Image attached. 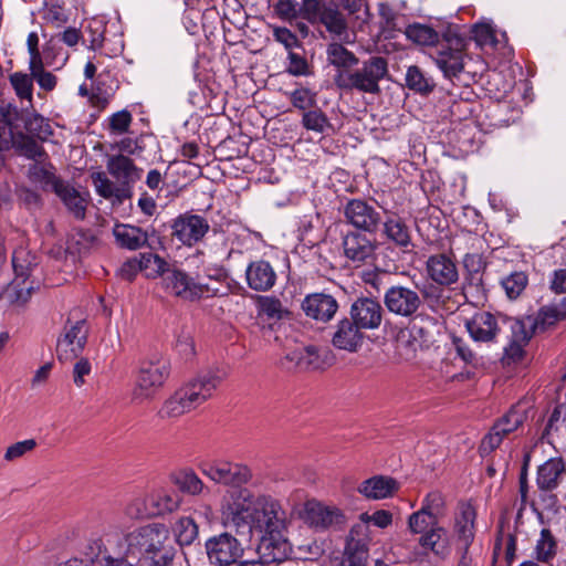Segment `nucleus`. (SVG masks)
<instances>
[{
	"label": "nucleus",
	"mask_w": 566,
	"mask_h": 566,
	"mask_svg": "<svg viewBox=\"0 0 566 566\" xmlns=\"http://www.w3.org/2000/svg\"><path fill=\"white\" fill-rule=\"evenodd\" d=\"M273 38L275 41L283 44L289 52L293 51L294 48L301 46V42L296 34L285 27H274Z\"/></svg>",
	"instance_id": "nucleus-64"
},
{
	"label": "nucleus",
	"mask_w": 566,
	"mask_h": 566,
	"mask_svg": "<svg viewBox=\"0 0 566 566\" xmlns=\"http://www.w3.org/2000/svg\"><path fill=\"white\" fill-rule=\"evenodd\" d=\"M420 532H410L412 535H420L418 543L424 551L446 558L451 553V542L447 528L440 523H428Z\"/></svg>",
	"instance_id": "nucleus-20"
},
{
	"label": "nucleus",
	"mask_w": 566,
	"mask_h": 566,
	"mask_svg": "<svg viewBox=\"0 0 566 566\" xmlns=\"http://www.w3.org/2000/svg\"><path fill=\"white\" fill-rule=\"evenodd\" d=\"M464 50L463 36L450 30L443 34V41L437 45L432 59L446 77L452 78L463 71Z\"/></svg>",
	"instance_id": "nucleus-6"
},
{
	"label": "nucleus",
	"mask_w": 566,
	"mask_h": 566,
	"mask_svg": "<svg viewBox=\"0 0 566 566\" xmlns=\"http://www.w3.org/2000/svg\"><path fill=\"white\" fill-rule=\"evenodd\" d=\"M407 86L419 93H429L433 90V83L427 78L421 70L416 66H409L406 73Z\"/></svg>",
	"instance_id": "nucleus-54"
},
{
	"label": "nucleus",
	"mask_w": 566,
	"mask_h": 566,
	"mask_svg": "<svg viewBox=\"0 0 566 566\" xmlns=\"http://www.w3.org/2000/svg\"><path fill=\"white\" fill-rule=\"evenodd\" d=\"M38 265V258L25 248H18L12 254L14 276L29 279Z\"/></svg>",
	"instance_id": "nucleus-44"
},
{
	"label": "nucleus",
	"mask_w": 566,
	"mask_h": 566,
	"mask_svg": "<svg viewBox=\"0 0 566 566\" xmlns=\"http://www.w3.org/2000/svg\"><path fill=\"white\" fill-rule=\"evenodd\" d=\"M528 277L523 271H515L501 280V285L510 300H516L526 289Z\"/></svg>",
	"instance_id": "nucleus-50"
},
{
	"label": "nucleus",
	"mask_w": 566,
	"mask_h": 566,
	"mask_svg": "<svg viewBox=\"0 0 566 566\" xmlns=\"http://www.w3.org/2000/svg\"><path fill=\"white\" fill-rule=\"evenodd\" d=\"M317 23H322L331 34L338 39L348 38L346 19L334 4H327L325 7Z\"/></svg>",
	"instance_id": "nucleus-41"
},
{
	"label": "nucleus",
	"mask_w": 566,
	"mask_h": 566,
	"mask_svg": "<svg viewBox=\"0 0 566 566\" xmlns=\"http://www.w3.org/2000/svg\"><path fill=\"white\" fill-rule=\"evenodd\" d=\"M422 347L408 332H401L397 338L396 349L403 360L416 358L417 352Z\"/></svg>",
	"instance_id": "nucleus-55"
},
{
	"label": "nucleus",
	"mask_w": 566,
	"mask_h": 566,
	"mask_svg": "<svg viewBox=\"0 0 566 566\" xmlns=\"http://www.w3.org/2000/svg\"><path fill=\"white\" fill-rule=\"evenodd\" d=\"M564 319H566V297L562 298L558 303L542 306L534 317H527L534 333L546 332Z\"/></svg>",
	"instance_id": "nucleus-29"
},
{
	"label": "nucleus",
	"mask_w": 566,
	"mask_h": 566,
	"mask_svg": "<svg viewBox=\"0 0 566 566\" xmlns=\"http://www.w3.org/2000/svg\"><path fill=\"white\" fill-rule=\"evenodd\" d=\"M10 83L14 88L18 97L21 99L32 101L33 94V77L22 72H14L9 76Z\"/></svg>",
	"instance_id": "nucleus-52"
},
{
	"label": "nucleus",
	"mask_w": 566,
	"mask_h": 566,
	"mask_svg": "<svg viewBox=\"0 0 566 566\" xmlns=\"http://www.w3.org/2000/svg\"><path fill=\"white\" fill-rule=\"evenodd\" d=\"M150 503L147 497H136L132 500L125 509V514L130 520H143L154 516L150 512Z\"/></svg>",
	"instance_id": "nucleus-59"
},
{
	"label": "nucleus",
	"mask_w": 566,
	"mask_h": 566,
	"mask_svg": "<svg viewBox=\"0 0 566 566\" xmlns=\"http://www.w3.org/2000/svg\"><path fill=\"white\" fill-rule=\"evenodd\" d=\"M276 279V272L268 261L256 260L247 266V284L253 291L266 292L271 290L275 285Z\"/></svg>",
	"instance_id": "nucleus-27"
},
{
	"label": "nucleus",
	"mask_w": 566,
	"mask_h": 566,
	"mask_svg": "<svg viewBox=\"0 0 566 566\" xmlns=\"http://www.w3.org/2000/svg\"><path fill=\"white\" fill-rule=\"evenodd\" d=\"M302 310L307 317L319 322L331 321L338 311L336 298L326 293H313L305 296Z\"/></svg>",
	"instance_id": "nucleus-25"
},
{
	"label": "nucleus",
	"mask_w": 566,
	"mask_h": 566,
	"mask_svg": "<svg viewBox=\"0 0 566 566\" xmlns=\"http://www.w3.org/2000/svg\"><path fill=\"white\" fill-rule=\"evenodd\" d=\"M345 221L353 228L367 233H375L381 224V216L368 201L349 199L343 207Z\"/></svg>",
	"instance_id": "nucleus-11"
},
{
	"label": "nucleus",
	"mask_w": 566,
	"mask_h": 566,
	"mask_svg": "<svg viewBox=\"0 0 566 566\" xmlns=\"http://www.w3.org/2000/svg\"><path fill=\"white\" fill-rule=\"evenodd\" d=\"M427 272L429 277L439 285L449 286L459 280L457 262L446 253L430 255L427 260Z\"/></svg>",
	"instance_id": "nucleus-24"
},
{
	"label": "nucleus",
	"mask_w": 566,
	"mask_h": 566,
	"mask_svg": "<svg viewBox=\"0 0 566 566\" xmlns=\"http://www.w3.org/2000/svg\"><path fill=\"white\" fill-rule=\"evenodd\" d=\"M384 304L390 314L403 318H411L419 313L422 306V300L417 291L398 284L385 291Z\"/></svg>",
	"instance_id": "nucleus-9"
},
{
	"label": "nucleus",
	"mask_w": 566,
	"mask_h": 566,
	"mask_svg": "<svg viewBox=\"0 0 566 566\" xmlns=\"http://www.w3.org/2000/svg\"><path fill=\"white\" fill-rule=\"evenodd\" d=\"M220 513L226 526L250 538L286 528L285 512L280 502L268 494H254L247 488L226 491Z\"/></svg>",
	"instance_id": "nucleus-1"
},
{
	"label": "nucleus",
	"mask_w": 566,
	"mask_h": 566,
	"mask_svg": "<svg viewBox=\"0 0 566 566\" xmlns=\"http://www.w3.org/2000/svg\"><path fill=\"white\" fill-rule=\"evenodd\" d=\"M285 530H275L258 538V554L264 563H282L292 555V545L284 535Z\"/></svg>",
	"instance_id": "nucleus-15"
},
{
	"label": "nucleus",
	"mask_w": 566,
	"mask_h": 566,
	"mask_svg": "<svg viewBox=\"0 0 566 566\" xmlns=\"http://www.w3.org/2000/svg\"><path fill=\"white\" fill-rule=\"evenodd\" d=\"M326 59L328 64L336 69V73L350 71L359 62V59L352 51L337 42L327 45Z\"/></svg>",
	"instance_id": "nucleus-40"
},
{
	"label": "nucleus",
	"mask_w": 566,
	"mask_h": 566,
	"mask_svg": "<svg viewBox=\"0 0 566 566\" xmlns=\"http://www.w3.org/2000/svg\"><path fill=\"white\" fill-rule=\"evenodd\" d=\"M54 193L62 200L69 212L76 219L83 220L85 218L88 203L87 196L82 195L65 181L57 186Z\"/></svg>",
	"instance_id": "nucleus-35"
},
{
	"label": "nucleus",
	"mask_w": 566,
	"mask_h": 566,
	"mask_svg": "<svg viewBox=\"0 0 566 566\" xmlns=\"http://www.w3.org/2000/svg\"><path fill=\"white\" fill-rule=\"evenodd\" d=\"M411 324L408 333L420 344H427L430 342L429 326L436 324V319L429 315L417 313L415 317H411Z\"/></svg>",
	"instance_id": "nucleus-46"
},
{
	"label": "nucleus",
	"mask_w": 566,
	"mask_h": 566,
	"mask_svg": "<svg viewBox=\"0 0 566 566\" xmlns=\"http://www.w3.org/2000/svg\"><path fill=\"white\" fill-rule=\"evenodd\" d=\"M34 289L33 281L14 276L2 292L1 300L11 305L22 306L29 301Z\"/></svg>",
	"instance_id": "nucleus-39"
},
{
	"label": "nucleus",
	"mask_w": 566,
	"mask_h": 566,
	"mask_svg": "<svg viewBox=\"0 0 566 566\" xmlns=\"http://www.w3.org/2000/svg\"><path fill=\"white\" fill-rule=\"evenodd\" d=\"M113 234L122 248L138 250L147 244L150 232L135 226L117 223L113 229Z\"/></svg>",
	"instance_id": "nucleus-34"
},
{
	"label": "nucleus",
	"mask_w": 566,
	"mask_h": 566,
	"mask_svg": "<svg viewBox=\"0 0 566 566\" xmlns=\"http://www.w3.org/2000/svg\"><path fill=\"white\" fill-rule=\"evenodd\" d=\"M382 235L398 248L408 249L412 245L410 227L400 216L390 214L385 219Z\"/></svg>",
	"instance_id": "nucleus-32"
},
{
	"label": "nucleus",
	"mask_w": 566,
	"mask_h": 566,
	"mask_svg": "<svg viewBox=\"0 0 566 566\" xmlns=\"http://www.w3.org/2000/svg\"><path fill=\"white\" fill-rule=\"evenodd\" d=\"M290 102L295 108L306 112L316 104V94L308 88L298 87L287 93Z\"/></svg>",
	"instance_id": "nucleus-57"
},
{
	"label": "nucleus",
	"mask_w": 566,
	"mask_h": 566,
	"mask_svg": "<svg viewBox=\"0 0 566 566\" xmlns=\"http://www.w3.org/2000/svg\"><path fill=\"white\" fill-rule=\"evenodd\" d=\"M302 125L307 130L321 134L327 128H332L327 116L321 109H307L304 112L302 116Z\"/></svg>",
	"instance_id": "nucleus-53"
},
{
	"label": "nucleus",
	"mask_w": 566,
	"mask_h": 566,
	"mask_svg": "<svg viewBox=\"0 0 566 566\" xmlns=\"http://www.w3.org/2000/svg\"><path fill=\"white\" fill-rule=\"evenodd\" d=\"M453 345L457 352V355L460 359H462L467 365H470L474 368L482 365L481 357L461 338H454Z\"/></svg>",
	"instance_id": "nucleus-63"
},
{
	"label": "nucleus",
	"mask_w": 566,
	"mask_h": 566,
	"mask_svg": "<svg viewBox=\"0 0 566 566\" xmlns=\"http://www.w3.org/2000/svg\"><path fill=\"white\" fill-rule=\"evenodd\" d=\"M302 517L305 523L316 530H327L345 523V515L338 507L328 506L318 501H307Z\"/></svg>",
	"instance_id": "nucleus-17"
},
{
	"label": "nucleus",
	"mask_w": 566,
	"mask_h": 566,
	"mask_svg": "<svg viewBox=\"0 0 566 566\" xmlns=\"http://www.w3.org/2000/svg\"><path fill=\"white\" fill-rule=\"evenodd\" d=\"M475 518L476 512L471 503L463 502L459 504L454 516L453 533L464 545L465 549H468L474 538Z\"/></svg>",
	"instance_id": "nucleus-30"
},
{
	"label": "nucleus",
	"mask_w": 566,
	"mask_h": 566,
	"mask_svg": "<svg viewBox=\"0 0 566 566\" xmlns=\"http://www.w3.org/2000/svg\"><path fill=\"white\" fill-rule=\"evenodd\" d=\"M201 473L214 483L231 485L233 489L247 484L251 478V470L242 464L226 460H205L199 463Z\"/></svg>",
	"instance_id": "nucleus-7"
},
{
	"label": "nucleus",
	"mask_w": 566,
	"mask_h": 566,
	"mask_svg": "<svg viewBox=\"0 0 566 566\" xmlns=\"http://www.w3.org/2000/svg\"><path fill=\"white\" fill-rule=\"evenodd\" d=\"M174 534L179 545H190L198 536V525L191 517H180L174 525Z\"/></svg>",
	"instance_id": "nucleus-49"
},
{
	"label": "nucleus",
	"mask_w": 566,
	"mask_h": 566,
	"mask_svg": "<svg viewBox=\"0 0 566 566\" xmlns=\"http://www.w3.org/2000/svg\"><path fill=\"white\" fill-rule=\"evenodd\" d=\"M11 146H17L25 157L35 161H41L45 157L43 147L34 139L24 136L22 132H14Z\"/></svg>",
	"instance_id": "nucleus-48"
},
{
	"label": "nucleus",
	"mask_w": 566,
	"mask_h": 566,
	"mask_svg": "<svg viewBox=\"0 0 566 566\" xmlns=\"http://www.w3.org/2000/svg\"><path fill=\"white\" fill-rule=\"evenodd\" d=\"M88 329L85 319L76 321L65 328V333L57 339L56 353L60 360L76 358L85 347Z\"/></svg>",
	"instance_id": "nucleus-18"
},
{
	"label": "nucleus",
	"mask_w": 566,
	"mask_h": 566,
	"mask_svg": "<svg viewBox=\"0 0 566 566\" xmlns=\"http://www.w3.org/2000/svg\"><path fill=\"white\" fill-rule=\"evenodd\" d=\"M363 340L361 328L352 318L339 321L332 337V344L336 348L350 353L356 352Z\"/></svg>",
	"instance_id": "nucleus-28"
},
{
	"label": "nucleus",
	"mask_w": 566,
	"mask_h": 566,
	"mask_svg": "<svg viewBox=\"0 0 566 566\" xmlns=\"http://www.w3.org/2000/svg\"><path fill=\"white\" fill-rule=\"evenodd\" d=\"M171 481L179 491L189 495L198 496L210 492L209 488L191 469L177 471L171 475Z\"/></svg>",
	"instance_id": "nucleus-38"
},
{
	"label": "nucleus",
	"mask_w": 566,
	"mask_h": 566,
	"mask_svg": "<svg viewBox=\"0 0 566 566\" xmlns=\"http://www.w3.org/2000/svg\"><path fill=\"white\" fill-rule=\"evenodd\" d=\"M324 365L323 357L313 345L286 346L281 358V366L287 370L310 371L321 369Z\"/></svg>",
	"instance_id": "nucleus-13"
},
{
	"label": "nucleus",
	"mask_w": 566,
	"mask_h": 566,
	"mask_svg": "<svg viewBox=\"0 0 566 566\" xmlns=\"http://www.w3.org/2000/svg\"><path fill=\"white\" fill-rule=\"evenodd\" d=\"M465 328L470 337L478 343L495 342L501 327L499 319L490 312H478L465 321Z\"/></svg>",
	"instance_id": "nucleus-23"
},
{
	"label": "nucleus",
	"mask_w": 566,
	"mask_h": 566,
	"mask_svg": "<svg viewBox=\"0 0 566 566\" xmlns=\"http://www.w3.org/2000/svg\"><path fill=\"white\" fill-rule=\"evenodd\" d=\"M161 283L167 293L185 301H198L213 293L208 284L196 281L195 277L177 268L168 269L161 277Z\"/></svg>",
	"instance_id": "nucleus-8"
},
{
	"label": "nucleus",
	"mask_w": 566,
	"mask_h": 566,
	"mask_svg": "<svg viewBox=\"0 0 566 566\" xmlns=\"http://www.w3.org/2000/svg\"><path fill=\"white\" fill-rule=\"evenodd\" d=\"M566 476V462L562 457H555L542 463L536 471L538 491H555Z\"/></svg>",
	"instance_id": "nucleus-26"
},
{
	"label": "nucleus",
	"mask_w": 566,
	"mask_h": 566,
	"mask_svg": "<svg viewBox=\"0 0 566 566\" xmlns=\"http://www.w3.org/2000/svg\"><path fill=\"white\" fill-rule=\"evenodd\" d=\"M344 255L355 264L366 263L373 259L376 243L358 231H348L342 240Z\"/></svg>",
	"instance_id": "nucleus-22"
},
{
	"label": "nucleus",
	"mask_w": 566,
	"mask_h": 566,
	"mask_svg": "<svg viewBox=\"0 0 566 566\" xmlns=\"http://www.w3.org/2000/svg\"><path fill=\"white\" fill-rule=\"evenodd\" d=\"M524 421V415L517 409L512 408L495 424L496 430L502 433H511L515 431Z\"/></svg>",
	"instance_id": "nucleus-60"
},
{
	"label": "nucleus",
	"mask_w": 566,
	"mask_h": 566,
	"mask_svg": "<svg viewBox=\"0 0 566 566\" xmlns=\"http://www.w3.org/2000/svg\"><path fill=\"white\" fill-rule=\"evenodd\" d=\"M472 36L476 44L481 48L483 46H494L496 44V39L494 34V30L489 23H476L472 28Z\"/></svg>",
	"instance_id": "nucleus-61"
},
{
	"label": "nucleus",
	"mask_w": 566,
	"mask_h": 566,
	"mask_svg": "<svg viewBox=\"0 0 566 566\" xmlns=\"http://www.w3.org/2000/svg\"><path fill=\"white\" fill-rule=\"evenodd\" d=\"M29 175L34 182L41 184L43 189L53 192L57 186L63 182V180L57 178L46 166L41 165L40 161H36L30 167Z\"/></svg>",
	"instance_id": "nucleus-47"
},
{
	"label": "nucleus",
	"mask_w": 566,
	"mask_h": 566,
	"mask_svg": "<svg viewBox=\"0 0 566 566\" xmlns=\"http://www.w3.org/2000/svg\"><path fill=\"white\" fill-rule=\"evenodd\" d=\"M154 516L164 515L176 511L180 505V497L175 492L158 490L148 495Z\"/></svg>",
	"instance_id": "nucleus-42"
},
{
	"label": "nucleus",
	"mask_w": 566,
	"mask_h": 566,
	"mask_svg": "<svg viewBox=\"0 0 566 566\" xmlns=\"http://www.w3.org/2000/svg\"><path fill=\"white\" fill-rule=\"evenodd\" d=\"M349 314L361 329H376L382 322L384 310L376 298L363 296L353 302Z\"/></svg>",
	"instance_id": "nucleus-19"
},
{
	"label": "nucleus",
	"mask_w": 566,
	"mask_h": 566,
	"mask_svg": "<svg viewBox=\"0 0 566 566\" xmlns=\"http://www.w3.org/2000/svg\"><path fill=\"white\" fill-rule=\"evenodd\" d=\"M388 75V62L382 56H370L361 66L342 73H335L334 83L342 91L379 94L380 81Z\"/></svg>",
	"instance_id": "nucleus-4"
},
{
	"label": "nucleus",
	"mask_w": 566,
	"mask_h": 566,
	"mask_svg": "<svg viewBox=\"0 0 566 566\" xmlns=\"http://www.w3.org/2000/svg\"><path fill=\"white\" fill-rule=\"evenodd\" d=\"M171 237L186 247L198 243L209 231L208 220L192 212H185L171 222Z\"/></svg>",
	"instance_id": "nucleus-12"
},
{
	"label": "nucleus",
	"mask_w": 566,
	"mask_h": 566,
	"mask_svg": "<svg viewBox=\"0 0 566 566\" xmlns=\"http://www.w3.org/2000/svg\"><path fill=\"white\" fill-rule=\"evenodd\" d=\"M557 541L548 528H543L534 547L537 562L551 563L557 554Z\"/></svg>",
	"instance_id": "nucleus-43"
},
{
	"label": "nucleus",
	"mask_w": 566,
	"mask_h": 566,
	"mask_svg": "<svg viewBox=\"0 0 566 566\" xmlns=\"http://www.w3.org/2000/svg\"><path fill=\"white\" fill-rule=\"evenodd\" d=\"M399 489V483L391 476L375 475L363 481L358 492L369 500L391 497Z\"/></svg>",
	"instance_id": "nucleus-31"
},
{
	"label": "nucleus",
	"mask_w": 566,
	"mask_h": 566,
	"mask_svg": "<svg viewBox=\"0 0 566 566\" xmlns=\"http://www.w3.org/2000/svg\"><path fill=\"white\" fill-rule=\"evenodd\" d=\"M139 270H144L147 272L148 276H164V274L168 271L167 262L157 254L145 253L142 254L140 260L138 262H127L122 268V273H128L127 277L130 279L135 272Z\"/></svg>",
	"instance_id": "nucleus-36"
},
{
	"label": "nucleus",
	"mask_w": 566,
	"mask_h": 566,
	"mask_svg": "<svg viewBox=\"0 0 566 566\" xmlns=\"http://www.w3.org/2000/svg\"><path fill=\"white\" fill-rule=\"evenodd\" d=\"M108 174L116 179L117 185L107 178L105 172L92 175L96 192L105 199H114L122 203L132 196V185L140 179L142 169L133 160L122 154L109 156L106 163Z\"/></svg>",
	"instance_id": "nucleus-3"
},
{
	"label": "nucleus",
	"mask_w": 566,
	"mask_h": 566,
	"mask_svg": "<svg viewBox=\"0 0 566 566\" xmlns=\"http://www.w3.org/2000/svg\"><path fill=\"white\" fill-rule=\"evenodd\" d=\"M205 547L208 559L212 565L229 566L243 555L241 543L228 532L209 537Z\"/></svg>",
	"instance_id": "nucleus-10"
},
{
	"label": "nucleus",
	"mask_w": 566,
	"mask_h": 566,
	"mask_svg": "<svg viewBox=\"0 0 566 566\" xmlns=\"http://www.w3.org/2000/svg\"><path fill=\"white\" fill-rule=\"evenodd\" d=\"M446 516V500L440 492L428 493L421 502V507L409 515V532H420L428 523H440Z\"/></svg>",
	"instance_id": "nucleus-14"
},
{
	"label": "nucleus",
	"mask_w": 566,
	"mask_h": 566,
	"mask_svg": "<svg viewBox=\"0 0 566 566\" xmlns=\"http://www.w3.org/2000/svg\"><path fill=\"white\" fill-rule=\"evenodd\" d=\"M326 6L327 4L321 3L318 0H303L301 7H298L300 18L312 24L317 23Z\"/></svg>",
	"instance_id": "nucleus-62"
},
{
	"label": "nucleus",
	"mask_w": 566,
	"mask_h": 566,
	"mask_svg": "<svg viewBox=\"0 0 566 566\" xmlns=\"http://www.w3.org/2000/svg\"><path fill=\"white\" fill-rule=\"evenodd\" d=\"M259 310L262 315L272 321H280L289 315V311L283 306L282 302L274 296L260 297Z\"/></svg>",
	"instance_id": "nucleus-51"
},
{
	"label": "nucleus",
	"mask_w": 566,
	"mask_h": 566,
	"mask_svg": "<svg viewBox=\"0 0 566 566\" xmlns=\"http://www.w3.org/2000/svg\"><path fill=\"white\" fill-rule=\"evenodd\" d=\"M126 556L147 557L154 566H168L174 557L169 530L160 523L140 526L125 536Z\"/></svg>",
	"instance_id": "nucleus-2"
},
{
	"label": "nucleus",
	"mask_w": 566,
	"mask_h": 566,
	"mask_svg": "<svg viewBox=\"0 0 566 566\" xmlns=\"http://www.w3.org/2000/svg\"><path fill=\"white\" fill-rule=\"evenodd\" d=\"M170 375L169 361L158 355L139 363L130 399L140 405L155 398Z\"/></svg>",
	"instance_id": "nucleus-5"
},
{
	"label": "nucleus",
	"mask_w": 566,
	"mask_h": 566,
	"mask_svg": "<svg viewBox=\"0 0 566 566\" xmlns=\"http://www.w3.org/2000/svg\"><path fill=\"white\" fill-rule=\"evenodd\" d=\"M0 120H10L14 125L10 124L9 127L13 128L14 132H22L21 127L25 129L31 136L44 142L52 135V128L48 119L39 114H23L19 113L15 107H8V111L2 114Z\"/></svg>",
	"instance_id": "nucleus-16"
},
{
	"label": "nucleus",
	"mask_w": 566,
	"mask_h": 566,
	"mask_svg": "<svg viewBox=\"0 0 566 566\" xmlns=\"http://www.w3.org/2000/svg\"><path fill=\"white\" fill-rule=\"evenodd\" d=\"M405 34L408 40L419 45H438L439 33L426 24L415 23L407 27Z\"/></svg>",
	"instance_id": "nucleus-45"
},
{
	"label": "nucleus",
	"mask_w": 566,
	"mask_h": 566,
	"mask_svg": "<svg viewBox=\"0 0 566 566\" xmlns=\"http://www.w3.org/2000/svg\"><path fill=\"white\" fill-rule=\"evenodd\" d=\"M196 408L191 399L180 387L165 400L158 415L163 419H176Z\"/></svg>",
	"instance_id": "nucleus-37"
},
{
	"label": "nucleus",
	"mask_w": 566,
	"mask_h": 566,
	"mask_svg": "<svg viewBox=\"0 0 566 566\" xmlns=\"http://www.w3.org/2000/svg\"><path fill=\"white\" fill-rule=\"evenodd\" d=\"M285 71L293 76H310L312 74L311 65L305 56L293 51L287 52Z\"/></svg>",
	"instance_id": "nucleus-56"
},
{
	"label": "nucleus",
	"mask_w": 566,
	"mask_h": 566,
	"mask_svg": "<svg viewBox=\"0 0 566 566\" xmlns=\"http://www.w3.org/2000/svg\"><path fill=\"white\" fill-rule=\"evenodd\" d=\"M221 380L222 377L217 371L208 370L197 375L181 388L193 405L199 407L212 397Z\"/></svg>",
	"instance_id": "nucleus-21"
},
{
	"label": "nucleus",
	"mask_w": 566,
	"mask_h": 566,
	"mask_svg": "<svg viewBox=\"0 0 566 566\" xmlns=\"http://www.w3.org/2000/svg\"><path fill=\"white\" fill-rule=\"evenodd\" d=\"M370 543V527L360 521L354 524L346 538L344 555L366 558Z\"/></svg>",
	"instance_id": "nucleus-33"
},
{
	"label": "nucleus",
	"mask_w": 566,
	"mask_h": 566,
	"mask_svg": "<svg viewBox=\"0 0 566 566\" xmlns=\"http://www.w3.org/2000/svg\"><path fill=\"white\" fill-rule=\"evenodd\" d=\"M504 323L509 324L512 335L510 340H516L520 343L527 344L532 337L533 328L530 326V323L526 319H504Z\"/></svg>",
	"instance_id": "nucleus-58"
}]
</instances>
